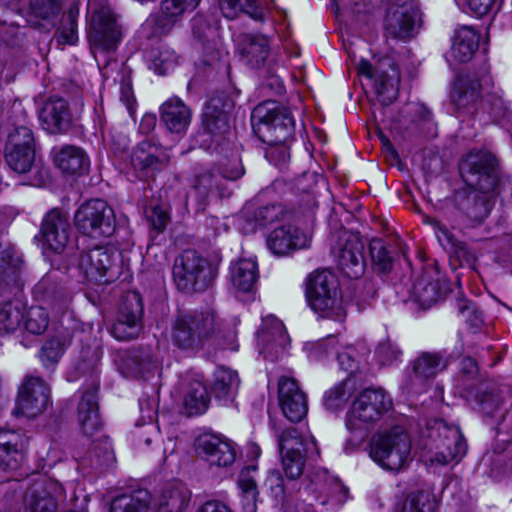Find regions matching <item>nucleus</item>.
I'll return each mask as SVG.
<instances>
[{
  "label": "nucleus",
  "instance_id": "f257e3e1",
  "mask_svg": "<svg viewBox=\"0 0 512 512\" xmlns=\"http://www.w3.org/2000/svg\"><path fill=\"white\" fill-rule=\"evenodd\" d=\"M211 308L178 313L171 323L169 341L187 356L211 355L218 350H236V332L224 329Z\"/></svg>",
  "mask_w": 512,
  "mask_h": 512
},
{
  "label": "nucleus",
  "instance_id": "f03ea898",
  "mask_svg": "<svg viewBox=\"0 0 512 512\" xmlns=\"http://www.w3.org/2000/svg\"><path fill=\"white\" fill-rule=\"evenodd\" d=\"M459 169L471 188L459 203V209L472 222L481 223L495 203L499 184L497 159L489 151L473 150L462 159Z\"/></svg>",
  "mask_w": 512,
  "mask_h": 512
},
{
  "label": "nucleus",
  "instance_id": "7ed1b4c3",
  "mask_svg": "<svg viewBox=\"0 0 512 512\" xmlns=\"http://www.w3.org/2000/svg\"><path fill=\"white\" fill-rule=\"evenodd\" d=\"M427 429V440L421 454L426 465L458 463L466 454L467 444L458 426L435 419L427 424Z\"/></svg>",
  "mask_w": 512,
  "mask_h": 512
},
{
  "label": "nucleus",
  "instance_id": "20e7f679",
  "mask_svg": "<svg viewBox=\"0 0 512 512\" xmlns=\"http://www.w3.org/2000/svg\"><path fill=\"white\" fill-rule=\"evenodd\" d=\"M392 407V398L385 390L365 389L351 403L346 415V428L362 441Z\"/></svg>",
  "mask_w": 512,
  "mask_h": 512
},
{
  "label": "nucleus",
  "instance_id": "39448f33",
  "mask_svg": "<svg viewBox=\"0 0 512 512\" xmlns=\"http://www.w3.org/2000/svg\"><path fill=\"white\" fill-rule=\"evenodd\" d=\"M412 443L402 426L378 431L369 444V456L381 468L399 472L405 469L411 458Z\"/></svg>",
  "mask_w": 512,
  "mask_h": 512
},
{
  "label": "nucleus",
  "instance_id": "423d86ee",
  "mask_svg": "<svg viewBox=\"0 0 512 512\" xmlns=\"http://www.w3.org/2000/svg\"><path fill=\"white\" fill-rule=\"evenodd\" d=\"M306 297L311 309L323 318L337 321L345 319L336 276L327 269L309 275Z\"/></svg>",
  "mask_w": 512,
  "mask_h": 512
},
{
  "label": "nucleus",
  "instance_id": "0eeeda50",
  "mask_svg": "<svg viewBox=\"0 0 512 512\" xmlns=\"http://www.w3.org/2000/svg\"><path fill=\"white\" fill-rule=\"evenodd\" d=\"M251 121L263 142L270 145L285 143L293 136L295 121L290 111L275 101L258 104Z\"/></svg>",
  "mask_w": 512,
  "mask_h": 512
},
{
  "label": "nucleus",
  "instance_id": "6e6552de",
  "mask_svg": "<svg viewBox=\"0 0 512 512\" xmlns=\"http://www.w3.org/2000/svg\"><path fill=\"white\" fill-rule=\"evenodd\" d=\"M282 470L288 482L298 484L306 458L317 453L316 441L312 435L301 434L297 429H286L277 435Z\"/></svg>",
  "mask_w": 512,
  "mask_h": 512
},
{
  "label": "nucleus",
  "instance_id": "1a4fd4ad",
  "mask_svg": "<svg viewBox=\"0 0 512 512\" xmlns=\"http://www.w3.org/2000/svg\"><path fill=\"white\" fill-rule=\"evenodd\" d=\"M384 30L388 37L409 41L422 26V12L416 0H387Z\"/></svg>",
  "mask_w": 512,
  "mask_h": 512
},
{
  "label": "nucleus",
  "instance_id": "9d476101",
  "mask_svg": "<svg viewBox=\"0 0 512 512\" xmlns=\"http://www.w3.org/2000/svg\"><path fill=\"white\" fill-rule=\"evenodd\" d=\"M90 12L89 40L96 50H115L121 40V32L115 15L106 0H90L88 3Z\"/></svg>",
  "mask_w": 512,
  "mask_h": 512
},
{
  "label": "nucleus",
  "instance_id": "9b49d317",
  "mask_svg": "<svg viewBox=\"0 0 512 512\" xmlns=\"http://www.w3.org/2000/svg\"><path fill=\"white\" fill-rule=\"evenodd\" d=\"M173 276L178 289L184 292L203 290L211 281L207 260L190 249L175 259Z\"/></svg>",
  "mask_w": 512,
  "mask_h": 512
},
{
  "label": "nucleus",
  "instance_id": "f8f14e48",
  "mask_svg": "<svg viewBox=\"0 0 512 512\" xmlns=\"http://www.w3.org/2000/svg\"><path fill=\"white\" fill-rule=\"evenodd\" d=\"M74 220L79 232L93 238L108 237L115 228L114 211L101 199L82 204L77 209Z\"/></svg>",
  "mask_w": 512,
  "mask_h": 512
},
{
  "label": "nucleus",
  "instance_id": "ddd939ff",
  "mask_svg": "<svg viewBox=\"0 0 512 512\" xmlns=\"http://www.w3.org/2000/svg\"><path fill=\"white\" fill-rule=\"evenodd\" d=\"M313 498L320 505L332 509L341 507L348 499V489L326 469L317 468L308 475V483L301 493V499Z\"/></svg>",
  "mask_w": 512,
  "mask_h": 512
},
{
  "label": "nucleus",
  "instance_id": "4468645a",
  "mask_svg": "<svg viewBox=\"0 0 512 512\" xmlns=\"http://www.w3.org/2000/svg\"><path fill=\"white\" fill-rule=\"evenodd\" d=\"M119 254L104 247H95L82 253L79 270L89 281L113 282L121 272Z\"/></svg>",
  "mask_w": 512,
  "mask_h": 512
},
{
  "label": "nucleus",
  "instance_id": "2eb2a0df",
  "mask_svg": "<svg viewBox=\"0 0 512 512\" xmlns=\"http://www.w3.org/2000/svg\"><path fill=\"white\" fill-rule=\"evenodd\" d=\"M365 244L356 233L344 231L340 234L332 253L339 268L345 276L351 279L361 277L365 272Z\"/></svg>",
  "mask_w": 512,
  "mask_h": 512
},
{
  "label": "nucleus",
  "instance_id": "dca6fc26",
  "mask_svg": "<svg viewBox=\"0 0 512 512\" xmlns=\"http://www.w3.org/2000/svg\"><path fill=\"white\" fill-rule=\"evenodd\" d=\"M359 75L372 82L374 90L384 105H390L398 96L399 72L397 68L387 62L380 68H373L366 59H361L357 65Z\"/></svg>",
  "mask_w": 512,
  "mask_h": 512
},
{
  "label": "nucleus",
  "instance_id": "f3484780",
  "mask_svg": "<svg viewBox=\"0 0 512 512\" xmlns=\"http://www.w3.org/2000/svg\"><path fill=\"white\" fill-rule=\"evenodd\" d=\"M49 404V385L40 377L29 376L20 388L14 414L34 418L42 414Z\"/></svg>",
  "mask_w": 512,
  "mask_h": 512
},
{
  "label": "nucleus",
  "instance_id": "a211bd4d",
  "mask_svg": "<svg viewBox=\"0 0 512 512\" xmlns=\"http://www.w3.org/2000/svg\"><path fill=\"white\" fill-rule=\"evenodd\" d=\"M130 161L139 178H150L168 166L170 155L162 145L144 140L133 148Z\"/></svg>",
  "mask_w": 512,
  "mask_h": 512
},
{
  "label": "nucleus",
  "instance_id": "6ab92c4d",
  "mask_svg": "<svg viewBox=\"0 0 512 512\" xmlns=\"http://www.w3.org/2000/svg\"><path fill=\"white\" fill-rule=\"evenodd\" d=\"M142 301L138 293L125 296L118 317L113 323L110 333L119 341H130L137 338L142 330Z\"/></svg>",
  "mask_w": 512,
  "mask_h": 512
},
{
  "label": "nucleus",
  "instance_id": "aec40b11",
  "mask_svg": "<svg viewBox=\"0 0 512 512\" xmlns=\"http://www.w3.org/2000/svg\"><path fill=\"white\" fill-rule=\"evenodd\" d=\"M491 77L464 74L457 77L452 85L450 99L459 113H474L475 105L481 97L482 90L490 85Z\"/></svg>",
  "mask_w": 512,
  "mask_h": 512
},
{
  "label": "nucleus",
  "instance_id": "412c9836",
  "mask_svg": "<svg viewBox=\"0 0 512 512\" xmlns=\"http://www.w3.org/2000/svg\"><path fill=\"white\" fill-rule=\"evenodd\" d=\"M447 366L444 357L438 352H423L411 364V374L406 386L409 393L418 394L425 390V385L433 380Z\"/></svg>",
  "mask_w": 512,
  "mask_h": 512
},
{
  "label": "nucleus",
  "instance_id": "4be33fe9",
  "mask_svg": "<svg viewBox=\"0 0 512 512\" xmlns=\"http://www.w3.org/2000/svg\"><path fill=\"white\" fill-rule=\"evenodd\" d=\"M62 485L51 478L35 482L25 496V512H55L63 496Z\"/></svg>",
  "mask_w": 512,
  "mask_h": 512
},
{
  "label": "nucleus",
  "instance_id": "5701e85b",
  "mask_svg": "<svg viewBox=\"0 0 512 512\" xmlns=\"http://www.w3.org/2000/svg\"><path fill=\"white\" fill-rule=\"evenodd\" d=\"M266 242L273 254L286 256L296 250L309 247L311 235L287 223L274 228L267 236Z\"/></svg>",
  "mask_w": 512,
  "mask_h": 512
},
{
  "label": "nucleus",
  "instance_id": "b1692460",
  "mask_svg": "<svg viewBox=\"0 0 512 512\" xmlns=\"http://www.w3.org/2000/svg\"><path fill=\"white\" fill-rule=\"evenodd\" d=\"M22 258L14 247L0 244V296H17L23 288Z\"/></svg>",
  "mask_w": 512,
  "mask_h": 512
},
{
  "label": "nucleus",
  "instance_id": "393cba45",
  "mask_svg": "<svg viewBox=\"0 0 512 512\" xmlns=\"http://www.w3.org/2000/svg\"><path fill=\"white\" fill-rule=\"evenodd\" d=\"M40 233L48 249L61 253L68 244L71 234L67 214L56 208L51 209L42 220Z\"/></svg>",
  "mask_w": 512,
  "mask_h": 512
},
{
  "label": "nucleus",
  "instance_id": "a878e982",
  "mask_svg": "<svg viewBox=\"0 0 512 512\" xmlns=\"http://www.w3.org/2000/svg\"><path fill=\"white\" fill-rule=\"evenodd\" d=\"M278 398L281 410L289 421L299 422L306 416L307 398L295 379L286 376L279 379Z\"/></svg>",
  "mask_w": 512,
  "mask_h": 512
},
{
  "label": "nucleus",
  "instance_id": "bb28decb",
  "mask_svg": "<svg viewBox=\"0 0 512 512\" xmlns=\"http://www.w3.org/2000/svg\"><path fill=\"white\" fill-rule=\"evenodd\" d=\"M260 353L265 358L277 359L289 344V337L284 324L274 316L263 319L262 327L257 332Z\"/></svg>",
  "mask_w": 512,
  "mask_h": 512
},
{
  "label": "nucleus",
  "instance_id": "cd10ccee",
  "mask_svg": "<svg viewBox=\"0 0 512 512\" xmlns=\"http://www.w3.org/2000/svg\"><path fill=\"white\" fill-rule=\"evenodd\" d=\"M196 448L210 465L228 467L234 463L236 458V451L232 443L217 435L198 437Z\"/></svg>",
  "mask_w": 512,
  "mask_h": 512
},
{
  "label": "nucleus",
  "instance_id": "c85d7f7f",
  "mask_svg": "<svg viewBox=\"0 0 512 512\" xmlns=\"http://www.w3.org/2000/svg\"><path fill=\"white\" fill-rule=\"evenodd\" d=\"M98 383L92 385L82 393L77 409V419L81 432L86 436L96 434L101 428L97 399Z\"/></svg>",
  "mask_w": 512,
  "mask_h": 512
},
{
  "label": "nucleus",
  "instance_id": "c756f323",
  "mask_svg": "<svg viewBox=\"0 0 512 512\" xmlns=\"http://www.w3.org/2000/svg\"><path fill=\"white\" fill-rule=\"evenodd\" d=\"M237 51L246 65L260 68L270 54L269 40L263 34L243 33L238 37Z\"/></svg>",
  "mask_w": 512,
  "mask_h": 512
},
{
  "label": "nucleus",
  "instance_id": "7c9ffc66",
  "mask_svg": "<svg viewBox=\"0 0 512 512\" xmlns=\"http://www.w3.org/2000/svg\"><path fill=\"white\" fill-rule=\"evenodd\" d=\"M74 457L82 469L92 468L102 470L110 467L115 456L108 437H101L92 442L91 448L84 452L81 449L75 451Z\"/></svg>",
  "mask_w": 512,
  "mask_h": 512
},
{
  "label": "nucleus",
  "instance_id": "2f4dec72",
  "mask_svg": "<svg viewBox=\"0 0 512 512\" xmlns=\"http://www.w3.org/2000/svg\"><path fill=\"white\" fill-rule=\"evenodd\" d=\"M201 0H161L160 11L155 18L158 34H167L182 16L195 10Z\"/></svg>",
  "mask_w": 512,
  "mask_h": 512
},
{
  "label": "nucleus",
  "instance_id": "473e14b6",
  "mask_svg": "<svg viewBox=\"0 0 512 512\" xmlns=\"http://www.w3.org/2000/svg\"><path fill=\"white\" fill-rule=\"evenodd\" d=\"M34 295L51 304L56 313H64L69 309L72 295L61 286L53 274L45 275L34 287Z\"/></svg>",
  "mask_w": 512,
  "mask_h": 512
},
{
  "label": "nucleus",
  "instance_id": "72a5a7b5",
  "mask_svg": "<svg viewBox=\"0 0 512 512\" xmlns=\"http://www.w3.org/2000/svg\"><path fill=\"white\" fill-rule=\"evenodd\" d=\"M43 128L50 133L67 129L71 123V114L67 102L62 98H49L39 112Z\"/></svg>",
  "mask_w": 512,
  "mask_h": 512
},
{
  "label": "nucleus",
  "instance_id": "f704fd0d",
  "mask_svg": "<svg viewBox=\"0 0 512 512\" xmlns=\"http://www.w3.org/2000/svg\"><path fill=\"white\" fill-rule=\"evenodd\" d=\"M54 151V163L63 173L80 175L88 171L90 160L82 148L65 145Z\"/></svg>",
  "mask_w": 512,
  "mask_h": 512
},
{
  "label": "nucleus",
  "instance_id": "c9c22d12",
  "mask_svg": "<svg viewBox=\"0 0 512 512\" xmlns=\"http://www.w3.org/2000/svg\"><path fill=\"white\" fill-rule=\"evenodd\" d=\"M185 385L183 406L189 416L200 415L206 412L210 401L206 386L202 377L192 376L183 381Z\"/></svg>",
  "mask_w": 512,
  "mask_h": 512
},
{
  "label": "nucleus",
  "instance_id": "e433bc0d",
  "mask_svg": "<svg viewBox=\"0 0 512 512\" xmlns=\"http://www.w3.org/2000/svg\"><path fill=\"white\" fill-rule=\"evenodd\" d=\"M161 119L169 131L183 134L190 124L191 111L181 99L172 97L162 104Z\"/></svg>",
  "mask_w": 512,
  "mask_h": 512
},
{
  "label": "nucleus",
  "instance_id": "4c0bfd02",
  "mask_svg": "<svg viewBox=\"0 0 512 512\" xmlns=\"http://www.w3.org/2000/svg\"><path fill=\"white\" fill-rule=\"evenodd\" d=\"M337 346V339L334 336H328L326 339L315 345L314 357L322 358L328 357L332 353L336 354L340 368L348 372L350 377H353L352 375L358 369V362L355 358V349L352 346H346L339 351Z\"/></svg>",
  "mask_w": 512,
  "mask_h": 512
},
{
  "label": "nucleus",
  "instance_id": "58836bf2",
  "mask_svg": "<svg viewBox=\"0 0 512 512\" xmlns=\"http://www.w3.org/2000/svg\"><path fill=\"white\" fill-rule=\"evenodd\" d=\"M110 512H159L156 499L145 489L115 498Z\"/></svg>",
  "mask_w": 512,
  "mask_h": 512
},
{
  "label": "nucleus",
  "instance_id": "ea45409f",
  "mask_svg": "<svg viewBox=\"0 0 512 512\" xmlns=\"http://www.w3.org/2000/svg\"><path fill=\"white\" fill-rule=\"evenodd\" d=\"M446 290V284L437 276L425 273L418 279L412 288L415 301L424 309L430 308L442 298Z\"/></svg>",
  "mask_w": 512,
  "mask_h": 512
},
{
  "label": "nucleus",
  "instance_id": "a19ab883",
  "mask_svg": "<svg viewBox=\"0 0 512 512\" xmlns=\"http://www.w3.org/2000/svg\"><path fill=\"white\" fill-rule=\"evenodd\" d=\"M258 279V265L252 258H241L230 266V282L238 292H250Z\"/></svg>",
  "mask_w": 512,
  "mask_h": 512
},
{
  "label": "nucleus",
  "instance_id": "79ce46f5",
  "mask_svg": "<svg viewBox=\"0 0 512 512\" xmlns=\"http://www.w3.org/2000/svg\"><path fill=\"white\" fill-rule=\"evenodd\" d=\"M479 46V34L470 26H462L455 31L452 44V56L460 62L471 60Z\"/></svg>",
  "mask_w": 512,
  "mask_h": 512
},
{
  "label": "nucleus",
  "instance_id": "37998d69",
  "mask_svg": "<svg viewBox=\"0 0 512 512\" xmlns=\"http://www.w3.org/2000/svg\"><path fill=\"white\" fill-rule=\"evenodd\" d=\"M20 435L13 430L0 429V468L15 469L21 453Z\"/></svg>",
  "mask_w": 512,
  "mask_h": 512
},
{
  "label": "nucleus",
  "instance_id": "c03bdc74",
  "mask_svg": "<svg viewBox=\"0 0 512 512\" xmlns=\"http://www.w3.org/2000/svg\"><path fill=\"white\" fill-rule=\"evenodd\" d=\"M191 493L183 485H172L164 489L156 500L159 512H183L190 501Z\"/></svg>",
  "mask_w": 512,
  "mask_h": 512
},
{
  "label": "nucleus",
  "instance_id": "a18cd8bd",
  "mask_svg": "<svg viewBox=\"0 0 512 512\" xmlns=\"http://www.w3.org/2000/svg\"><path fill=\"white\" fill-rule=\"evenodd\" d=\"M240 380L236 371L226 367H217L214 371L213 391L218 399L225 402L233 400Z\"/></svg>",
  "mask_w": 512,
  "mask_h": 512
},
{
  "label": "nucleus",
  "instance_id": "49530a36",
  "mask_svg": "<svg viewBox=\"0 0 512 512\" xmlns=\"http://www.w3.org/2000/svg\"><path fill=\"white\" fill-rule=\"evenodd\" d=\"M71 345V334L68 331H60L51 336L42 346L40 360L44 366L54 365L63 356Z\"/></svg>",
  "mask_w": 512,
  "mask_h": 512
},
{
  "label": "nucleus",
  "instance_id": "de8ad7c7",
  "mask_svg": "<svg viewBox=\"0 0 512 512\" xmlns=\"http://www.w3.org/2000/svg\"><path fill=\"white\" fill-rule=\"evenodd\" d=\"M219 7L228 19L236 18L240 12H244L250 18L263 22L264 11L259 6L258 0H220Z\"/></svg>",
  "mask_w": 512,
  "mask_h": 512
},
{
  "label": "nucleus",
  "instance_id": "09e8293b",
  "mask_svg": "<svg viewBox=\"0 0 512 512\" xmlns=\"http://www.w3.org/2000/svg\"><path fill=\"white\" fill-rule=\"evenodd\" d=\"M356 389V379L348 376L345 380L337 383L325 392L323 396V404L325 408L330 411L341 409Z\"/></svg>",
  "mask_w": 512,
  "mask_h": 512
},
{
  "label": "nucleus",
  "instance_id": "8fccbe9b",
  "mask_svg": "<svg viewBox=\"0 0 512 512\" xmlns=\"http://www.w3.org/2000/svg\"><path fill=\"white\" fill-rule=\"evenodd\" d=\"M25 306L15 299L0 305V335L16 331L24 320Z\"/></svg>",
  "mask_w": 512,
  "mask_h": 512
},
{
  "label": "nucleus",
  "instance_id": "3c124183",
  "mask_svg": "<svg viewBox=\"0 0 512 512\" xmlns=\"http://www.w3.org/2000/svg\"><path fill=\"white\" fill-rule=\"evenodd\" d=\"M264 487L271 493L276 501H284L286 498L292 496L294 493L301 491L297 483L288 482V479H283L281 473L272 469L267 473L264 481Z\"/></svg>",
  "mask_w": 512,
  "mask_h": 512
},
{
  "label": "nucleus",
  "instance_id": "603ef678",
  "mask_svg": "<svg viewBox=\"0 0 512 512\" xmlns=\"http://www.w3.org/2000/svg\"><path fill=\"white\" fill-rule=\"evenodd\" d=\"M394 512H437V501L431 493L417 491L398 503Z\"/></svg>",
  "mask_w": 512,
  "mask_h": 512
},
{
  "label": "nucleus",
  "instance_id": "864d4df0",
  "mask_svg": "<svg viewBox=\"0 0 512 512\" xmlns=\"http://www.w3.org/2000/svg\"><path fill=\"white\" fill-rule=\"evenodd\" d=\"M149 68L158 75H165L177 64L173 50L165 46L152 48L148 53Z\"/></svg>",
  "mask_w": 512,
  "mask_h": 512
},
{
  "label": "nucleus",
  "instance_id": "5fc2aeb1",
  "mask_svg": "<svg viewBox=\"0 0 512 512\" xmlns=\"http://www.w3.org/2000/svg\"><path fill=\"white\" fill-rule=\"evenodd\" d=\"M448 242L443 241L440 245L451 257L457 259L460 265L473 267L477 261V254L471 250L464 242L458 240L452 233L447 236Z\"/></svg>",
  "mask_w": 512,
  "mask_h": 512
},
{
  "label": "nucleus",
  "instance_id": "6e6d98bb",
  "mask_svg": "<svg viewBox=\"0 0 512 512\" xmlns=\"http://www.w3.org/2000/svg\"><path fill=\"white\" fill-rule=\"evenodd\" d=\"M35 159V149L5 148V160L17 173L28 172Z\"/></svg>",
  "mask_w": 512,
  "mask_h": 512
},
{
  "label": "nucleus",
  "instance_id": "4d7b16f0",
  "mask_svg": "<svg viewBox=\"0 0 512 512\" xmlns=\"http://www.w3.org/2000/svg\"><path fill=\"white\" fill-rule=\"evenodd\" d=\"M204 128L213 137L212 141L221 144L226 139V135L230 132L228 116L224 112L213 114L206 112L203 120Z\"/></svg>",
  "mask_w": 512,
  "mask_h": 512
},
{
  "label": "nucleus",
  "instance_id": "13d9d810",
  "mask_svg": "<svg viewBox=\"0 0 512 512\" xmlns=\"http://www.w3.org/2000/svg\"><path fill=\"white\" fill-rule=\"evenodd\" d=\"M192 33L203 44L214 42L219 36L218 24L216 21L198 14L192 19Z\"/></svg>",
  "mask_w": 512,
  "mask_h": 512
},
{
  "label": "nucleus",
  "instance_id": "bf43d9fd",
  "mask_svg": "<svg viewBox=\"0 0 512 512\" xmlns=\"http://www.w3.org/2000/svg\"><path fill=\"white\" fill-rule=\"evenodd\" d=\"M24 319V327L31 334L43 333L49 324V315L41 306L30 307L26 311Z\"/></svg>",
  "mask_w": 512,
  "mask_h": 512
},
{
  "label": "nucleus",
  "instance_id": "052dcab7",
  "mask_svg": "<svg viewBox=\"0 0 512 512\" xmlns=\"http://www.w3.org/2000/svg\"><path fill=\"white\" fill-rule=\"evenodd\" d=\"M5 148L35 149V139L31 128L17 125L8 135Z\"/></svg>",
  "mask_w": 512,
  "mask_h": 512
},
{
  "label": "nucleus",
  "instance_id": "680f3d73",
  "mask_svg": "<svg viewBox=\"0 0 512 512\" xmlns=\"http://www.w3.org/2000/svg\"><path fill=\"white\" fill-rule=\"evenodd\" d=\"M373 263L381 272H389L393 266L391 251L381 239H373L369 245Z\"/></svg>",
  "mask_w": 512,
  "mask_h": 512
},
{
  "label": "nucleus",
  "instance_id": "e2e57ef3",
  "mask_svg": "<svg viewBox=\"0 0 512 512\" xmlns=\"http://www.w3.org/2000/svg\"><path fill=\"white\" fill-rule=\"evenodd\" d=\"M244 167L238 152L231 150L230 155L220 162L221 178L227 180H237L244 174Z\"/></svg>",
  "mask_w": 512,
  "mask_h": 512
},
{
  "label": "nucleus",
  "instance_id": "0e129e2a",
  "mask_svg": "<svg viewBox=\"0 0 512 512\" xmlns=\"http://www.w3.org/2000/svg\"><path fill=\"white\" fill-rule=\"evenodd\" d=\"M457 310L463 320L469 325L470 328L477 330L483 323L481 312L477 309L474 303L466 299H459L457 301Z\"/></svg>",
  "mask_w": 512,
  "mask_h": 512
},
{
  "label": "nucleus",
  "instance_id": "69168bd1",
  "mask_svg": "<svg viewBox=\"0 0 512 512\" xmlns=\"http://www.w3.org/2000/svg\"><path fill=\"white\" fill-rule=\"evenodd\" d=\"M79 10L76 6H72L65 16V24L60 31V41L73 45L78 40L77 35V19Z\"/></svg>",
  "mask_w": 512,
  "mask_h": 512
},
{
  "label": "nucleus",
  "instance_id": "338daca9",
  "mask_svg": "<svg viewBox=\"0 0 512 512\" xmlns=\"http://www.w3.org/2000/svg\"><path fill=\"white\" fill-rule=\"evenodd\" d=\"M283 215V208L279 204L263 206L255 211V224L252 226L251 231L257 227L266 226L278 220Z\"/></svg>",
  "mask_w": 512,
  "mask_h": 512
},
{
  "label": "nucleus",
  "instance_id": "774afa93",
  "mask_svg": "<svg viewBox=\"0 0 512 512\" xmlns=\"http://www.w3.org/2000/svg\"><path fill=\"white\" fill-rule=\"evenodd\" d=\"M375 355L381 365L393 364L401 355V351L390 340L380 342L376 348Z\"/></svg>",
  "mask_w": 512,
  "mask_h": 512
}]
</instances>
